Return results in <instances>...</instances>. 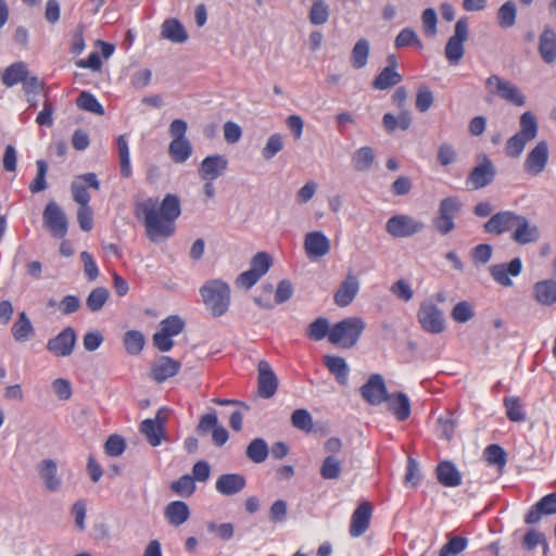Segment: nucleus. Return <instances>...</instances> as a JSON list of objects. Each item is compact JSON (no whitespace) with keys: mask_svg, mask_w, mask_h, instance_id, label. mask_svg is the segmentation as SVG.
<instances>
[{"mask_svg":"<svg viewBox=\"0 0 556 556\" xmlns=\"http://www.w3.org/2000/svg\"><path fill=\"white\" fill-rule=\"evenodd\" d=\"M425 229L421 220L407 214L391 216L386 223V231L393 238H408Z\"/></svg>","mask_w":556,"mask_h":556,"instance_id":"1a4fd4ad","label":"nucleus"},{"mask_svg":"<svg viewBox=\"0 0 556 556\" xmlns=\"http://www.w3.org/2000/svg\"><path fill=\"white\" fill-rule=\"evenodd\" d=\"M76 332L73 327L64 328L58 336L48 340L47 350L56 357H66L73 353L76 344Z\"/></svg>","mask_w":556,"mask_h":556,"instance_id":"4468645a","label":"nucleus"},{"mask_svg":"<svg viewBox=\"0 0 556 556\" xmlns=\"http://www.w3.org/2000/svg\"><path fill=\"white\" fill-rule=\"evenodd\" d=\"M369 55V42L367 39H359L353 47L351 53V64L354 68L359 70L367 64Z\"/></svg>","mask_w":556,"mask_h":556,"instance_id":"79ce46f5","label":"nucleus"},{"mask_svg":"<svg viewBox=\"0 0 556 556\" xmlns=\"http://www.w3.org/2000/svg\"><path fill=\"white\" fill-rule=\"evenodd\" d=\"M359 290V281L356 276L349 274L336 291L333 300L340 307L350 305Z\"/></svg>","mask_w":556,"mask_h":556,"instance_id":"a878e982","label":"nucleus"},{"mask_svg":"<svg viewBox=\"0 0 556 556\" xmlns=\"http://www.w3.org/2000/svg\"><path fill=\"white\" fill-rule=\"evenodd\" d=\"M87 187L94 190L100 188V182L94 173L79 175L71 185L73 199L79 204V206L89 205L90 194L87 191Z\"/></svg>","mask_w":556,"mask_h":556,"instance_id":"dca6fc26","label":"nucleus"},{"mask_svg":"<svg viewBox=\"0 0 556 556\" xmlns=\"http://www.w3.org/2000/svg\"><path fill=\"white\" fill-rule=\"evenodd\" d=\"M185 328V321L178 315H170L160 323V330L172 337L178 336Z\"/></svg>","mask_w":556,"mask_h":556,"instance_id":"bf43d9fd","label":"nucleus"},{"mask_svg":"<svg viewBox=\"0 0 556 556\" xmlns=\"http://www.w3.org/2000/svg\"><path fill=\"white\" fill-rule=\"evenodd\" d=\"M483 456L489 465L503 469L507 463L505 450L497 444H490L485 447Z\"/></svg>","mask_w":556,"mask_h":556,"instance_id":"49530a36","label":"nucleus"},{"mask_svg":"<svg viewBox=\"0 0 556 556\" xmlns=\"http://www.w3.org/2000/svg\"><path fill=\"white\" fill-rule=\"evenodd\" d=\"M123 342L128 354L138 355L143 350L146 340L140 331L128 330L124 334Z\"/></svg>","mask_w":556,"mask_h":556,"instance_id":"c03bdc74","label":"nucleus"},{"mask_svg":"<svg viewBox=\"0 0 556 556\" xmlns=\"http://www.w3.org/2000/svg\"><path fill=\"white\" fill-rule=\"evenodd\" d=\"M247 484V480L239 473H225L216 480V491L223 495L231 496L241 492Z\"/></svg>","mask_w":556,"mask_h":556,"instance_id":"bb28decb","label":"nucleus"},{"mask_svg":"<svg viewBox=\"0 0 556 556\" xmlns=\"http://www.w3.org/2000/svg\"><path fill=\"white\" fill-rule=\"evenodd\" d=\"M170 489L177 495L188 497L195 491V483L190 475H184L172 482Z\"/></svg>","mask_w":556,"mask_h":556,"instance_id":"4d7b16f0","label":"nucleus"},{"mask_svg":"<svg viewBox=\"0 0 556 556\" xmlns=\"http://www.w3.org/2000/svg\"><path fill=\"white\" fill-rule=\"evenodd\" d=\"M421 22L425 34L429 37H433L437 34V12L432 8L426 9L421 14Z\"/></svg>","mask_w":556,"mask_h":556,"instance_id":"774afa93","label":"nucleus"},{"mask_svg":"<svg viewBox=\"0 0 556 556\" xmlns=\"http://www.w3.org/2000/svg\"><path fill=\"white\" fill-rule=\"evenodd\" d=\"M533 298L535 301L545 306L556 303V280L545 279L534 283Z\"/></svg>","mask_w":556,"mask_h":556,"instance_id":"c756f323","label":"nucleus"},{"mask_svg":"<svg viewBox=\"0 0 556 556\" xmlns=\"http://www.w3.org/2000/svg\"><path fill=\"white\" fill-rule=\"evenodd\" d=\"M164 516L169 525L179 527L189 519L190 510L185 502L174 501L165 507Z\"/></svg>","mask_w":556,"mask_h":556,"instance_id":"2f4dec72","label":"nucleus"},{"mask_svg":"<svg viewBox=\"0 0 556 556\" xmlns=\"http://www.w3.org/2000/svg\"><path fill=\"white\" fill-rule=\"evenodd\" d=\"M126 448L125 440L117 434H112L108 438L104 450L109 456L117 457L124 453Z\"/></svg>","mask_w":556,"mask_h":556,"instance_id":"0e129e2a","label":"nucleus"},{"mask_svg":"<svg viewBox=\"0 0 556 556\" xmlns=\"http://www.w3.org/2000/svg\"><path fill=\"white\" fill-rule=\"evenodd\" d=\"M519 126L520 130L508 138L505 144L506 155L513 159L519 157L526 144L538 136V121L532 112L527 111L520 115Z\"/></svg>","mask_w":556,"mask_h":556,"instance_id":"7ed1b4c3","label":"nucleus"},{"mask_svg":"<svg viewBox=\"0 0 556 556\" xmlns=\"http://www.w3.org/2000/svg\"><path fill=\"white\" fill-rule=\"evenodd\" d=\"M37 471L49 492H58L62 488V479L58 473L55 460L46 458L37 465Z\"/></svg>","mask_w":556,"mask_h":556,"instance_id":"5701e85b","label":"nucleus"},{"mask_svg":"<svg viewBox=\"0 0 556 556\" xmlns=\"http://www.w3.org/2000/svg\"><path fill=\"white\" fill-rule=\"evenodd\" d=\"M417 320L421 329L431 334H440L446 328L442 309L429 300L420 303Z\"/></svg>","mask_w":556,"mask_h":556,"instance_id":"0eeeda50","label":"nucleus"},{"mask_svg":"<svg viewBox=\"0 0 556 556\" xmlns=\"http://www.w3.org/2000/svg\"><path fill=\"white\" fill-rule=\"evenodd\" d=\"M366 324L361 317L344 318L331 326L329 342L343 349L353 348L359 340Z\"/></svg>","mask_w":556,"mask_h":556,"instance_id":"20e7f679","label":"nucleus"},{"mask_svg":"<svg viewBox=\"0 0 556 556\" xmlns=\"http://www.w3.org/2000/svg\"><path fill=\"white\" fill-rule=\"evenodd\" d=\"M288 514V505L283 500L275 501L269 508V520L274 523L286 521Z\"/></svg>","mask_w":556,"mask_h":556,"instance_id":"338daca9","label":"nucleus"},{"mask_svg":"<svg viewBox=\"0 0 556 556\" xmlns=\"http://www.w3.org/2000/svg\"><path fill=\"white\" fill-rule=\"evenodd\" d=\"M27 65L24 62H15L8 66L2 73V84L10 88L22 83L28 75Z\"/></svg>","mask_w":556,"mask_h":556,"instance_id":"72a5a7b5","label":"nucleus"},{"mask_svg":"<svg viewBox=\"0 0 556 556\" xmlns=\"http://www.w3.org/2000/svg\"><path fill=\"white\" fill-rule=\"evenodd\" d=\"M187 129V122L180 118L174 119L169 125L168 131L173 139L168 146V154L174 163L182 164L192 154V144L186 137Z\"/></svg>","mask_w":556,"mask_h":556,"instance_id":"39448f33","label":"nucleus"},{"mask_svg":"<svg viewBox=\"0 0 556 556\" xmlns=\"http://www.w3.org/2000/svg\"><path fill=\"white\" fill-rule=\"evenodd\" d=\"M516 226L510 235V239L520 245L534 243L540 239V229L538 226L531 224L529 219L519 215L516 220Z\"/></svg>","mask_w":556,"mask_h":556,"instance_id":"412c9836","label":"nucleus"},{"mask_svg":"<svg viewBox=\"0 0 556 556\" xmlns=\"http://www.w3.org/2000/svg\"><path fill=\"white\" fill-rule=\"evenodd\" d=\"M372 507L369 502L361 503L353 511L350 523V535L358 538L363 535L369 528Z\"/></svg>","mask_w":556,"mask_h":556,"instance_id":"4be33fe9","label":"nucleus"},{"mask_svg":"<svg viewBox=\"0 0 556 556\" xmlns=\"http://www.w3.org/2000/svg\"><path fill=\"white\" fill-rule=\"evenodd\" d=\"M227 168L228 159L223 154H213L202 160L198 174L202 180H215L223 176Z\"/></svg>","mask_w":556,"mask_h":556,"instance_id":"a211bd4d","label":"nucleus"},{"mask_svg":"<svg viewBox=\"0 0 556 556\" xmlns=\"http://www.w3.org/2000/svg\"><path fill=\"white\" fill-rule=\"evenodd\" d=\"M463 204L457 197H447L441 200L439 204L438 214L447 217L451 219H455L456 216L462 211Z\"/></svg>","mask_w":556,"mask_h":556,"instance_id":"8fccbe9b","label":"nucleus"},{"mask_svg":"<svg viewBox=\"0 0 556 556\" xmlns=\"http://www.w3.org/2000/svg\"><path fill=\"white\" fill-rule=\"evenodd\" d=\"M375 162V153L370 147H362L357 149L353 156L352 163L357 172L368 170Z\"/></svg>","mask_w":556,"mask_h":556,"instance_id":"58836bf2","label":"nucleus"},{"mask_svg":"<svg viewBox=\"0 0 556 556\" xmlns=\"http://www.w3.org/2000/svg\"><path fill=\"white\" fill-rule=\"evenodd\" d=\"M435 473L438 481L443 486L456 488L462 484V475L452 462H440L437 466Z\"/></svg>","mask_w":556,"mask_h":556,"instance_id":"c85d7f7f","label":"nucleus"},{"mask_svg":"<svg viewBox=\"0 0 556 556\" xmlns=\"http://www.w3.org/2000/svg\"><path fill=\"white\" fill-rule=\"evenodd\" d=\"M517 8L514 1L503 3L497 11V22L502 28H510L516 23Z\"/></svg>","mask_w":556,"mask_h":556,"instance_id":"a18cd8bd","label":"nucleus"},{"mask_svg":"<svg viewBox=\"0 0 556 556\" xmlns=\"http://www.w3.org/2000/svg\"><path fill=\"white\" fill-rule=\"evenodd\" d=\"M468 540L464 536H450L448 541L441 547L439 556H457L466 549Z\"/></svg>","mask_w":556,"mask_h":556,"instance_id":"5fc2aeb1","label":"nucleus"},{"mask_svg":"<svg viewBox=\"0 0 556 556\" xmlns=\"http://www.w3.org/2000/svg\"><path fill=\"white\" fill-rule=\"evenodd\" d=\"M388 408L399 421H404L410 416V401L403 392L389 393L386 402Z\"/></svg>","mask_w":556,"mask_h":556,"instance_id":"cd10ccee","label":"nucleus"},{"mask_svg":"<svg viewBox=\"0 0 556 556\" xmlns=\"http://www.w3.org/2000/svg\"><path fill=\"white\" fill-rule=\"evenodd\" d=\"M496 168L492 161L482 155L481 161L469 173L466 185L471 189L478 190L489 186L495 178Z\"/></svg>","mask_w":556,"mask_h":556,"instance_id":"9b49d317","label":"nucleus"},{"mask_svg":"<svg viewBox=\"0 0 556 556\" xmlns=\"http://www.w3.org/2000/svg\"><path fill=\"white\" fill-rule=\"evenodd\" d=\"M203 304L213 317L224 316L230 306L231 291L222 279L207 280L199 290Z\"/></svg>","mask_w":556,"mask_h":556,"instance_id":"f03ea898","label":"nucleus"},{"mask_svg":"<svg viewBox=\"0 0 556 556\" xmlns=\"http://www.w3.org/2000/svg\"><path fill=\"white\" fill-rule=\"evenodd\" d=\"M330 328L331 327H329V321L327 318L318 317L312 324H309L306 334L314 341H320L326 336L329 337Z\"/></svg>","mask_w":556,"mask_h":556,"instance_id":"6e6d98bb","label":"nucleus"},{"mask_svg":"<svg viewBox=\"0 0 556 556\" xmlns=\"http://www.w3.org/2000/svg\"><path fill=\"white\" fill-rule=\"evenodd\" d=\"M329 14V7L326 4L325 0H312L308 18L313 25H323L327 23Z\"/></svg>","mask_w":556,"mask_h":556,"instance_id":"de8ad7c7","label":"nucleus"},{"mask_svg":"<svg viewBox=\"0 0 556 556\" xmlns=\"http://www.w3.org/2000/svg\"><path fill=\"white\" fill-rule=\"evenodd\" d=\"M456 421L451 415L439 417L437 431L441 438L450 441L454 435Z\"/></svg>","mask_w":556,"mask_h":556,"instance_id":"69168bd1","label":"nucleus"},{"mask_svg":"<svg viewBox=\"0 0 556 556\" xmlns=\"http://www.w3.org/2000/svg\"><path fill=\"white\" fill-rule=\"evenodd\" d=\"M485 90L492 97H497L515 106L526 104V96L521 89L510 80L498 75H491L485 79Z\"/></svg>","mask_w":556,"mask_h":556,"instance_id":"423d86ee","label":"nucleus"},{"mask_svg":"<svg viewBox=\"0 0 556 556\" xmlns=\"http://www.w3.org/2000/svg\"><path fill=\"white\" fill-rule=\"evenodd\" d=\"M43 224L56 238H64L67 233V218L63 210L53 201H50L42 214Z\"/></svg>","mask_w":556,"mask_h":556,"instance_id":"9d476101","label":"nucleus"},{"mask_svg":"<svg viewBox=\"0 0 556 556\" xmlns=\"http://www.w3.org/2000/svg\"><path fill=\"white\" fill-rule=\"evenodd\" d=\"M119 165H121V174L123 177L128 178L131 175V166H130V157H129V147L128 141L125 135H119L116 140Z\"/></svg>","mask_w":556,"mask_h":556,"instance_id":"37998d69","label":"nucleus"},{"mask_svg":"<svg viewBox=\"0 0 556 556\" xmlns=\"http://www.w3.org/2000/svg\"><path fill=\"white\" fill-rule=\"evenodd\" d=\"M76 103L80 110L91 112V113H94L98 115L104 114L103 106L97 100V98L90 92H87V91L80 92V94L78 96V98L76 100Z\"/></svg>","mask_w":556,"mask_h":556,"instance_id":"603ef678","label":"nucleus"},{"mask_svg":"<svg viewBox=\"0 0 556 556\" xmlns=\"http://www.w3.org/2000/svg\"><path fill=\"white\" fill-rule=\"evenodd\" d=\"M161 35L175 43H182L188 39L184 25L177 18L165 20L161 26Z\"/></svg>","mask_w":556,"mask_h":556,"instance_id":"473e14b6","label":"nucleus"},{"mask_svg":"<svg viewBox=\"0 0 556 556\" xmlns=\"http://www.w3.org/2000/svg\"><path fill=\"white\" fill-rule=\"evenodd\" d=\"M34 332V327L25 312L18 314L17 320L12 327V334L16 341L27 340Z\"/></svg>","mask_w":556,"mask_h":556,"instance_id":"ea45409f","label":"nucleus"},{"mask_svg":"<svg viewBox=\"0 0 556 556\" xmlns=\"http://www.w3.org/2000/svg\"><path fill=\"white\" fill-rule=\"evenodd\" d=\"M273 260L266 252H257L251 260L250 269L263 277L270 268Z\"/></svg>","mask_w":556,"mask_h":556,"instance_id":"680f3d73","label":"nucleus"},{"mask_svg":"<svg viewBox=\"0 0 556 556\" xmlns=\"http://www.w3.org/2000/svg\"><path fill=\"white\" fill-rule=\"evenodd\" d=\"M304 249L309 258H319L329 253L330 241L324 232L312 231L305 236Z\"/></svg>","mask_w":556,"mask_h":556,"instance_id":"393cba45","label":"nucleus"},{"mask_svg":"<svg viewBox=\"0 0 556 556\" xmlns=\"http://www.w3.org/2000/svg\"><path fill=\"white\" fill-rule=\"evenodd\" d=\"M363 399L372 406H378L386 402L389 393L381 375H371L366 383L361 388Z\"/></svg>","mask_w":556,"mask_h":556,"instance_id":"ddd939ff","label":"nucleus"},{"mask_svg":"<svg viewBox=\"0 0 556 556\" xmlns=\"http://www.w3.org/2000/svg\"><path fill=\"white\" fill-rule=\"evenodd\" d=\"M285 148V138L281 134L275 132L270 135L262 149V156L264 160H271L277 153Z\"/></svg>","mask_w":556,"mask_h":556,"instance_id":"09e8293b","label":"nucleus"},{"mask_svg":"<svg viewBox=\"0 0 556 556\" xmlns=\"http://www.w3.org/2000/svg\"><path fill=\"white\" fill-rule=\"evenodd\" d=\"M402 81V75L393 70L392 66L384 67L372 81V87L377 90H386Z\"/></svg>","mask_w":556,"mask_h":556,"instance_id":"e433bc0d","label":"nucleus"},{"mask_svg":"<svg viewBox=\"0 0 556 556\" xmlns=\"http://www.w3.org/2000/svg\"><path fill=\"white\" fill-rule=\"evenodd\" d=\"M394 46L396 49L414 46L422 49V42L417 36L416 31L409 27L403 28L395 38Z\"/></svg>","mask_w":556,"mask_h":556,"instance_id":"864d4df0","label":"nucleus"},{"mask_svg":"<svg viewBox=\"0 0 556 556\" xmlns=\"http://www.w3.org/2000/svg\"><path fill=\"white\" fill-rule=\"evenodd\" d=\"M343 471V460L339 455H327L319 469L320 477L325 480H337Z\"/></svg>","mask_w":556,"mask_h":556,"instance_id":"c9c22d12","label":"nucleus"},{"mask_svg":"<svg viewBox=\"0 0 556 556\" xmlns=\"http://www.w3.org/2000/svg\"><path fill=\"white\" fill-rule=\"evenodd\" d=\"M519 214L514 211H500L493 214L483 225L486 233L500 236L505 232H513Z\"/></svg>","mask_w":556,"mask_h":556,"instance_id":"2eb2a0df","label":"nucleus"},{"mask_svg":"<svg viewBox=\"0 0 556 556\" xmlns=\"http://www.w3.org/2000/svg\"><path fill=\"white\" fill-rule=\"evenodd\" d=\"M109 296L110 292L106 288H94L86 299V306L92 313L100 312L108 302Z\"/></svg>","mask_w":556,"mask_h":556,"instance_id":"a19ab883","label":"nucleus"},{"mask_svg":"<svg viewBox=\"0 0 556 556\" xmlns=\"http://www.w3.org/2000/svg\"><path fill=\"white\" fill-rule=\"evenodd\" d=\"M180 367V362L169 356H161L152 364L151 378L155 382L162 383L168 378L176 376L179 372Z\"/></svg>","mask_w":556,"mask_h":556,"instance_id":"b1692460","label":"nucleus"},{"mask_svg":"<svg viewBox=\"0 0 556 556\" xmlns=\"http://www.w3.org/2000/svg\"><path fill=\"white\" fill-rule=\"evenodd\" d=\"M291 424L294 428L311 432L313 430V418L307 409H295L291 415Z\"/></svg>","mask_w":556,"mask_h":556,"instance_id":"13d9d810","label":"nucleus"},{"mask_svg":"<svg viewBox=\"0 0 556 556\" xmlns=\"http://www.w3.org/2000/svg\"><path fill=\"white\" fill-rule=\"evenodd\" d=\"M469 36L467 17H460L454 27V34L446 42L444 54L451 65H457L465 54L464 43Z\"/></svg>","mask_w":556,"mask_h":556,"instance_id":"6e6552de","label":"nucleus"},{"mask_svg":"<svg viewBox=\"0 0 556 556\" xmlns=\"http://www.w3.org/2000/svg\"><path fill=\"white\" fill-rule=\"evenodd\" d=\"M36 165H37V175H36L35 179L31 181V184L29 185V190L33 193L41 192L47 188L46 175L48 172V164L45 160H38L36 162Z\"/></svg>","mask_w":556,"mask_h":556,"instance_id":"052dcab7","label":"nucleus"},{"mask_svg":"<svg viewBox=\"0 0 556 556\" xmlns=\"http://www.w3.org/2000/svg\"><path fill=\"white\" fill-rule=\"evenodd\" d=\"M167 409L160 408L153 419H144L140 425V431L152 446H159L165 437V424Z\"/></svg>","mask_w":556,"mask_h":556,"instance_id":"f8f14e48","label":"nucleus"},{"mask_svg":"<svg viewBox=\"0 0 556 556\" xmlns=\"http://www.w3.org/2000/svg\"><path fill=\"white\" fill-rule=\"evenodd\" d=\"M548 161L547 142L539 141L535 147L528 153L525 161V170L531 176L540 175Z\"/></svg>","mask_w":556,"mask_h":556,"instance_id":"6ab92c4d","label":"nucleus"},{"mask_svg":"<svg viewBox=\"0 0 556 556\" xmlns=\"http://www.w3.org/2000/svg\"><path fill=\"white\" fill-rule=\"evenodd\" d=\"M268 445L266 441L262 438L253 439L245 450L247 457L255 464H261L265 462L268 456Z\"/></svg>","mask_w":556,"mask_h":556,"instance_id":"4c0bfd02","label":"nucleus"},{"mask_svg":"<svg viewBox=\"0 0 556 556\" xmlns=\"http://www.w3.org/2000/svg\"><path fill=\"white\" fill-rule=\"evenodd\" d=\"M522 270V263L519 257L513 258L509 263L494 264L490 266V274L494 281L503 287H511L510 276L517 277Z\"/></svg>","mask_w":556,"mask_h":556,"instance_id":"aec40b11","label":"nucleus"},{"mask_svg":"<svg viewBox=\"0 0 556 556\" xmlns=\"http://www.w3.org/2000/svg\"><path fill=\"white\" fill-rule=\"evenodd\" d=\"M507 418L510 421L520 422L526 419L525 410L520 399L517 396H508L504 399Z\"/></svg>","mask_w":556,"mask_h":556,"instance_id":"3c124183","label":"nucleus"},{"mask_svg":"<svg viewBox=\"0 0 556 556\" xmlns=\"http://www.w3.org/2000/svg\"><path fill=\"white\" fill-rule=\"evenodd\" d=\"M134 214L144 225L146 236L152 242H161L175 233V220L181 214L180 200L168 193L162 202L148 198L135 204Z\"/></svg>","mask_w":556,"mask_h":556,"instance_id":"f257e3e1","label":"nucleus"},{"mask_svg":"<svg viewBox=\"0 0 556 556\" xmlns=\"http://www.w3.org/2000/svg\"><path fill=\"white\" fill-rule=\"evenodd\" d=\"M324 364L327 367V369L336 377L339 383H346L349 366L343 357L334 355H325Z\"/></svg>","mask_w":556,"mask_h":556,"instance_id":"f704fd0d","label":"nucleus"},{"mask_svg":"<svg viewBox=\"0 0 556 556\" xmlns=\"http://www.w3.org/2000/svg\"><path fill=\"white\" fill-rule=\"evenodd\" d=\"M539 52L545 63L551 64L556 61V33L549 27L540 35Z\"/></svg>","mask_w":556,"mask_h":556,"instance_id":"7c9ffc66","label":"nucleus"},{"mask_svg":"<svg viewBox=\"0 0 556 556\" xmlns=\"http://www.w3.org/2000/svg\"><path fill=\"white\" fill-rule=\"evenodd\" d=\"M451 315L457 323H467L475 315L473 307L469 302L460 301L453 307Z\"/></svg>","mask_w":556,"mask_h":556,"instance_id":"e2e57ef3","label":"nucleus"},{"mask_svg":"<svg viewBox=\"0 0 556 556\" xmlns=\"http://www.w3.org/2000/svg\"><path fill=\"white\" fill-rule=\"evenodd\" d=\"M257 390L262 399H270L278 389V378L266 361H260L257 365Z\"/></svg>","mask_w":556,"mask_h":556,"instance_id":"f3484780","label":"nucleus"}]
</instances>
